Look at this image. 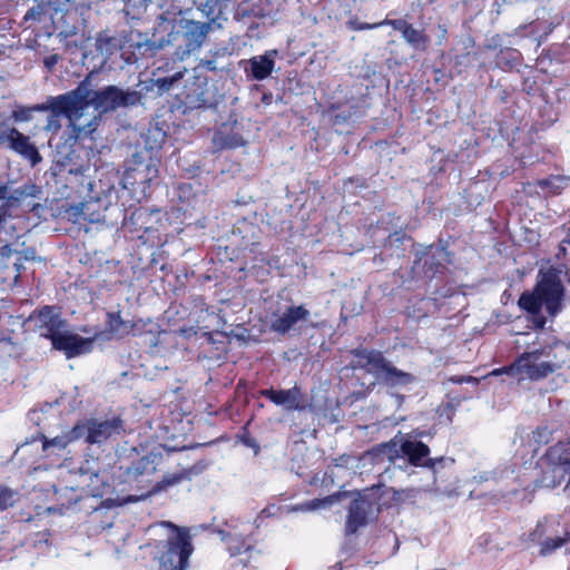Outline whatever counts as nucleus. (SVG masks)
I'll list each match as a JSON object with an SVG mask.
<instances>
[{
  "instance_id": "nucleus-1",
  "label": "nucleus",
  "mask_w": 570,
  "mask_h": 570,
  "mask_svg": "<svg viewBox=\"0 0 570 570\" xmlns=\"http://www.w3.org/2000/svg\"><path fill=\"white\" fill-rule=\"evenodd\" d=\"M79 90H70L68 92L49 97L46 102L31 106L33 111H50L55 115H63L69 121L68 130L70 138L75 141L92 138V134L97 130L100 117L95 116L85 125L78 124L86 109L85 97L80 96Z\"/></svg>"
},
{
  "instance_id": "nucleus-2",
  "label": "nucleus",
  "mask_w": 570,
  "mask_h": 570,
  "mask_svg": "<svg viewBox=\"0 0 570 570\" xmlns=\"http://www.w3.org/2000/svg\"><path fill=\"white\" fill-rule=\"evenodd\" d=\"M169 532L165 540L156 544L158 570H186L194 552L193 535L187 527L165 522Z\"/></svg>"
},
{
  "instance_id": "nucleus-3",
  "label": "nucleus",
  "mask_w": 570,
  "mask_h": 570,
  "mask_svg": "<svg viewBox=\"0 0 570 570\" xmlns=\"http://www.w3.org/2000/svg\"><path fill=\"white\" fill-rule=\"evenodd\" d=\"M551 351L550 347L544 346L523 352L511 364L494 370L493 374L519 375L530 381H541L561 367L552 361L542 360V357H549Z\"/></svg>"
},
{
  "instance_id": "nucleus-4",
  "label": "nucleus",
  "mask_w": 570,
  "mask_h": 570,
  "mask_svg": "<svg viewBox=\"0 0 570 570\" xmlns=\"http://www.w3.org/2000/svg\"><path fill=\"white\" fill-rule=\"evenodd\" d=\"M220 534L229 556L234 558L233 567L249 570L258 568L263 550L258 547V540L253 531L246 532L232 529L220 531Z\"/></svg>"
},
{
  "instance_id": "nucleus-5",
  "label": "nucleus",
  "mask_w": 570,
  "mask_h": 570,
  "mask_svg": "<svg viewBox=\"0 0 570 570\" xmlns=\"http://www.w3.org/2000/svg\"><path fill=\"white\" fill-rule=\"evenodd\" d=\"M75 90H79L80 96L85 97L86 108L95 107L100 112H108L121 107L136 106L141 101V94L137 90H122L117 86H107L91 91L80 85Z\"/></svg>"
},
{
  "instance_id": "nucleus-6",
  "label": "nucleus",
  "mask_w": 570,
  "mask_h": 570,
  "mask_svg": "<svg viewBox=\"0 0 570 570\" xmlns=\"http://www.w3.org/2000/svg\"><path fill=\"white\" fill-rule=\"evenodd\" d=\"M160 461V454L150 452L146 455L121 462L118 468V478L122 483L142 489L144 484L150 481L149 478L156 473Z\"/></svg>"
},
{
  "instance_id": "nucleus-7",
  "label": "nucleus",
  "mask_w": 570,
  "mask_h": 570,
  "mask_svg": "<svg viewBox=\"0 0 570 570\" xmlns=\"http://www.w3.org/2000/svg\"><path fill=\"white\" fill-rule=\"evenodd\" d=\"M537 293L550 316H556L562 308L564 287L557 274L547 272L535 284Z\"/></svg>"
},
{
  "instance_id": "nucleus-8",
  "label": "nucleus",
  "mask_w": 570,
  "mask_h": 570,
  "mask_svg": "<svg viewBox=\"0 0 570 570\" xmlns=\"http://www.w3.org/2000/svg\"><path fill=\"white\" fill-rule=\"evenodd\" d=\"M258 395L289 412H304L309 406L306 394L296 383L287 390H275L274 387L263 389L258 391Z\"/></svg>"
},
{
  "instance_id": "nucleus-9",
  "label": "nucleus",
  "mask_w": 570,
  "mask_h": 570,
  "mask_svg": "<svg viewBox=\"0 0 570 570\" xmlns=\"http://www.w3.org/2000/svg\"><path fill=\"white\" fill-rule=\"evenodd\" d=\"M33 321L36 328L39 331L40 336L51 340L60 330L68 326L66 318L61 316V312L57 306L43 305L36 308L29 316Z\"/></svg>"
},
{
  "instance_id": "nucleus-10",
  "label": "nucleus",
  "mask_w": 570,
  "mask_h": 570,
  "mask_svg": "<svg viewBox=\"0 0 570 570\" xmlns=\"http://www.w3.org/2000/svg\"><path fill=\"white\" fill-rule=\"evenodd\" d=\"M95 338L82 337L69 331L60 330L51 340L53 350L63 352L67 358L89 353L92 350Z\"/></svg>"
},
{
  "instance_id": "nucleus-11",
  "label": "nucleus",
  "mask_w": 570,
  "mask_h": 570,
  "mask_svg": "<svg viewBox=\"0 0 570 570\" xmlns=\"http://www.w3.org/2000/svg\"><path fill=\"white\" fill-rule=\"evenodd\" d=\"M553 523H548L547 520L538 522L535 529L531 533L532 540H537L540 543V554L546 557L553 553L557 549L570 541V531H564L559 534L553 529Z\"/></svg>"
},
{
  "instance_id": "nucleus-12",
  "label": "nucleus",
  "mask_w": 570,
  "mask_h": 570,
  "mask_svg": "<svg viewBox=\"0 0 570 570\" xmlns=\"http://www.w3.org/2000/svg\"><path fill=\"white\" fill-rule=\"evenodd\" d=\"M451 253L443 245L428 246L420 261H423V274L432 279L439 275H443L446 271V264L451 263Z\"/></svg>"
},
{
  "instance_id": "nucleus-13",
  "label": "nucleus",
  "mask_w": 570,
  "mask_h": 570,
  "mask_svg": "<svg viewBox=\"0 0 570 570\" xmlns=\"http://www.w3.org/2000/svg\"><path fill=\"white\" fill-rule=\"evenodd\" d=\"M90 433L88 434V444L90 445L106 443L125 432V422L119 416L105 421L90 419Z\"/></svg>"
},
{
  "instance_id": "nucleus-14",
  "label": "nucleus",
  "mask_w": 570,
  "mask_h": 570,
  "mask_svg": "<svg viewBox=\"0 0 570 570\" xmlns=\"http://www.w3.org/2000/svg\"><path fill=\"white\" fill-rule=\"evenodd\" d=\"M400 450L413 466L434 469L436 459H429L430 448L422 441L405 440L401 443Z\"/></svg>"
},
{
  "instance_id": "nucleus-15",
  "label": "nucleus",
  "mask_w": 570,
  "mask_h": 570,
  "mask_svg": "<svg viewBox=\"0 0 570 570\" xmlns=\"http://www.w3.org/2000/svg\"><path fill=\"white\" fill-rule=\"evenodd\" d=\"M309 311L304 305H292L286 307L282 315L274 318L271 323V330L277 334L288 333L298 322L309 318Z\"/></svg>"
},
{
  "instance_id": "nucleus-16",
  "label": "nucleus",
  "mask_w": 570,
  "mask_h": 570,
  "mask_svg": "<svg viewBox=\"0 0 570 570\" xmlns=\"http://www.w3.org/2000/svg\"><path fill=\"white\" fill-rule=\"evenodd\" d=\"M375 377L390 387L407 386L416 380L412 373L397 368L385 357Z\"/></svg>"
},
{
  "instance_id": "nucleus-17",
  "label": "nucleus",
  "mask_w": 570,
  "mask_h": 570,
  "mask_svg": "<svg viewBox=\"0 0 570 570\" xmlns=\"http://www.w3.org/2000/svg\"><path fill=\"white\" fill-rule=\"evenodd\" d=\"M276 50H268L264 55L254 56L248 59V68H245V72L248 77L254 80L262 81L268 78L275 67Z\"/></svg>"
},
{
  "instance_id": "nucleus-18",
  "label": "nucleus",
  "mask_w": 570,
  "mask_h": 570,
  "mask_svg": "<svg viewBox=\"0 0 570 570\" xmlns=\"http://www.w3.org/2000/svg\"><path fill=\"white\" fill-rule=\"evenodd\" d=\"M386 23L394 30L400 31L404 40L414 49L425 50L428 48L430 38L424 30L413 28V26L404 19H390Z\"/></svg>"
},
{
  "instance_id": "nucleus-19",
  "label": "nucleus",
  "mask_w": 570,
  "mask_h": 570,
  "mask_svg": "<svg viewBox=\"0 0 570 570\" xmlns=\"http://www.w3.org/2000/svg\"><path fill=\"white\" fill-rule=\"evenodd\" d=\"M9 147L14 153L28 159L32 166H36L42 160L38 148L30 141L29 136L20 132L17 128H11V138Z\"/></svg>"
},
{
  "instance_id": "nucleus-20",
  "label": "nucleus",
  "mask_w": 570,
  "mask_h": 570,
  "mask_svg": "<svg viewBox=\"0 0 570 570\" xmlns=\"http://www.w3.org/2000/svg\"><path fill=\"white\" fill-rule=\"evenodd\" d=\"M541 460L552 466V471L563 468L570 472V439L560 440L549 446Z\"/></svg>"
},
{
  "instance_id": "nucleus-21",
  "label": "nucleus",
  "mask_w": 570,
  "mask_h": 570,
  "mask_svg": "<svg viewBox=\"0 0 570 570\" xmlns=\"http://www.w3.org/2000/svg\"><path fill=\"white\" fill-rule=\"evenodd\" d=\"M12 254L9 245L0 247V283H16L21 276V264L12 259Z\"/></svg>"
},
{
  "instance_id": "nucleus-22",
  "label": "nucleus",
  "mask_w": 570,
  "mask_h": 570,
  "mask_svg": "<svg viewBox=\"0 0 570 570\" xmlns=\"http://www.w3.org/2000/svg\"><path fill=\"white\" fill-rule=\"evenodd\" d=\"M210 26L208 22L189 20L185 24L184 41L187 51H195L204 43Z\"/></svg>"
},
{
  "instance_id": "nucleus-23",
  "label": "nucleus",
  "mask_w": 570,
  "mask_h": 570,
  "mask_svg": "<svg viewBox=\"0 0 570 570\" xmlns=\"http://www.w3.org/2000/svg\"><path fill=\"white\" fill-rule=\"evenodd\" d=\"M352 354L355 358L353 367L363 368L374 376L379 374L380 366L384 360V355L381 351L355 348L352 351Z\"/></svg>"
},
{
  "instance_id": "nucleus-24",
  "label": "nucleus",
  "mask_w": 570,
  "mask_h": 570,
  "mask_svg": "<svg viewBox=\"0 0 570 570\" xmlns=\"http://www.w3.org/2000/svg\"><path fill=\"white\" fill-rule=\"evenodd\" d=\"M150 218L151 213L144 208L135 209L129 217V224L132 226L131 232H141V234L138 235V238L141 239L144 244L148 243L155 237H158V229L146 225Z\"/></svg>"
},
{
  "instance_id": "nucleus-25",
  "label": "nucleus",
  "mask_w": 570,
  "mask_h": 570,
  "mask_svg": "<svg viewBox=\"0 0 570 570\" xmlns=\"http://www.w3.org/2000/svg\"><path fill=\"white\" fill-rule=\"evenodd\" d=\"M135 327V322L122 320L120 311L106 313V328L112 337L124 338L128 336Z\"/></svg>"
},
{
  "instance_id": "nucleus-26",
  "label": "nucleus",
  "mask_w": 570,
  "mask_h": 570,
  "mask_svg": "<svg viewBox=\"0 0 570 570\" xmlns=\"http://www.w3.org/2000/svg\"><path fill=\"white\" fill-rule=\"evenodd\" d=\"M367 523V509L365 502H361L355 500L350 509L345 524V530L347 534H354L358 531L360 528L364 527Z\"/></svg>"
},
{
  "instance_id": "nucleus-27",
  "label": "nucleus",
  "mask_w": 570,
  "mask_h": 570,
  "mask_svg": "<svg viewBox=\"0 0 570 570\" xmlns=\"http://www.w3.org/2000/svg\"><path fill=\"white\" fill-rule=\"evenodd\" d=\"M245 145L246 140L239 132L217 130L213 136V146L215 151L236 149L244 147Z\"/></svg>"
},
{
  "instance_id": "nucleus-28",
  "label": "nucleus",
  "mask_w": 570,
  "mask_h": 570,
  "mask_svg": "<svg viewBox=\"0 0 570 570\" xmlns=\"http://www.w3.org/2000/svg\"><path fill=\"white\" fill-rule=\"evenodd\" d=\"M193 473H196V471L193 468H188L176 473L165 474L160 481L156 482L151 487L148 494H156L166 491L169 487L178 484L184 480H189Z\"/></svg>"
},
{
  "instance_id": "nucleus-29",
  "label": "nucleus",
  "mask_w": 570,
  "mask_h": 570,
  "mask_svg": "<svg viewBox=\"0 0 570 570\" xmlns=\"http://www.w3.org/2000/svg\"><path fill=\"white\" fill-rule=\"evenodd\" d=\"M518 306L520 307V309L531 315H540L543 304L540 299L539 294L537 293L535 287L533 288L532 292L524 291L520 295L518 299Z\"/></svg>"
},
{
  "instance_id": "nucleus-30",
  "label": "nucleus",
  "mask_w": 570,
  "mask_h": 570,
  "mask_svg": "<svg viewBox=\"0 0 570 570\" xmlns=\"http://www.w3.org/2000/svg\"><path fill=\"white\" fill-rule=\"evenodd\" d=\"M380 223L382 225L386 224L391 228H397L399 227L400 230H395L394 233H391L386 240L389 243L403 244V242H404V239L406 237V234L404 233V230L401 227V217L396 213H387L386 217L383 218Z\"/></svg>"
},
{
  "instance_id": "nucleus-31",
  "label": "nucleus",
  "mask_w": 570,
  "mask_h": 570,
  "mask_svg": "<svg viewBox=\"0 0 570 570\" xmlns=\"http://www.w3.org/2000/svg\"><path fill=\"white\" fill-rule=\"evenodd\" d=\"M90 419L78 421L68 432V439L70 443L80 439H83L88 444V434L90 433Z\"/></svg>"
},
{
  "instance_id": "nucleus-32",
  "label": "nucleus",
  "mask_w": 570,
  "mask_h": 570,
  "mask_svg": "<svg viewBox=\"0 0 570 570\" xmlns=\"http://www.w3.org/2000/svg\"><path fill=\"white\" fill-rule=\"evenodd\" d=\"M183 76L184 75L181 71H177L173 76L158 77L157 79L153 80L154 86L157 87L158 92L161 95L164 92L169 91L174 83L180 80Z\"/></svg>"
},
{
  "instance_id": "nucleus-33",
  "label": "nucleus",
  "mask_w": 570,
  "mask_h": 570,
  "mask_svg": "<svg viewBox=\"0 0 570 570\" xmlns=\"http://www.w3.org/2000/svg\"><path fill=\"white\" fill-rule=\"evenodd\" d=\"M39 439L42 441L43 451H47L51 446L62 450L66 449L70 443V439H68L67 433L63 435L55 436L52 439H48L43 433H40Z\"/></svg>"
},
{
  "instance_id": "nucleus-34",
  "label": "nucleus",
  "mask_w": 570,
  "mask_h": 570,
  "mask_svg": "<svg viewBox=\"0 0 570 570\" xmlns=\"http://www.w3.org/2000/svg\"><path fill=\"white\" fill-rule=\"evenodd\" d=\"M16 497L17 493L13 490L0 485V512L12 507L16 502Z\"/></svg>"
},
{
  "instance_id": "nucleus-35",
  "label": "nucleus",
  "mask_w": 570,
  "mask_h": 570,
  "mask_svg": "<svg viewBox=\"0 0 570 570\" xmlns=\"http://www.w3.org/2000/svg\"><path fill=\"white\" fill-rule=\"evenodd\" d=\"M389 20L390 19L385 18L384 20H382L380 22H375V23H367V22H361L358 20H351L348 22V26L351 29L356 30V31L371 30V29L383 27V26H389V23H386V21H389Z\"/></svg>"
},
{
  "instance_id": "nucleus-36",
  "label": "nucleus",
  "mask_w": 570,
  "mask_h": 570,
  "mask_svg": "<svg viewBox=\"0 0 570 570\" xmlns=\"http://www.w3.org/2000/svg\"><path fill=\"white\" fill-rule=\"evenodd\" d=\"M552 431L546 426H539L533 431V439L539 444H547L550 442Z\"/></svg>"
},
{
  "instance_id": "nucleus-37",
  "label": "nucleus",
  "mask_w": 570,
  "mask_h": 570,
  "mask_svg": "<svg viewBox=\"0 0 570 570\" xmlns=\"http://www.w3.org/2000/svg\"><path fill=\"white\" fill-rule=\"evenodd\" d=\"M239 440L240 442L247 446V448H250L255 451V453H258L259 451V444L257 443V441L250 435L249 431L244 428L243 429V432L239 434Z\"/></svg>"
},
{
  "instance_id": "nucleus-38",
  "label": "nucleus",
  "mask_w": 570,
  "mask_h": 570,
  "mask_svg": "<svg viewBox=\"0 0 570 570\" xmlns=\"http://www.w3.org/2000/svg\"><path fill=\"white\" fill-rule=\"evenodd\" d=\"M11 117L18 122L29 121L32 118V109L31 107H19L12 111Z\"/></svg>"
},
{
  "instance_id": "nucleus-39",
  "label": "nucleus",
  "mask_w": 570,
  "mask_h": 570,
  "mask_svg": "<svg viewBox=\"0 0 570 570\" xmlns=\"http://www.w3.org/2000/svg\"><path fill=\"white\" fill-rule=\"evenodd\" d=\"M61 115H55V114H50L48 119H47V124L45 126V130L46 131H50L52 134H56L60 130L61 128V124H60V120H59V117Z\"/></svg>"
},
{
  "instance_id": "nucleus-40",
  "label": "nucleus",
  "mask_w": 570,
  "mask_h": 570,
  "mask_svg": "<svg viewBox=\"0 0 570 570\" xmlns=\"http://www.w3.org/2000/svg\"><path fill=\"white\" fill-rule=\"evenodd\" d=\"M144 166L145 169H150V166L148 164H139L136 168H128L125 173V179L130 180L131 184H135L137 181V174L140 173V167Z\"/></svg>"
},
{
  "instance_id": "nucleus-41",
  "label": "nucleus",
  "mask_w": 570,
  "mask_h": 570,
  "mask_svg": "<svg viewBox=\"0 0 570 570\" xmlns=\"http://www.w3.org/2000/svg\"><path fill=\"white\" fill-rule=\"evenodd\" d=\"M11 128L8 127L4 122L0 124V145L8 142L11 138Z\"/></svg>"
},
{
  "instance_id": "nucleus-42",
  "label": "nucleus",
  "mask_w": 570,
  "mask_h": 570,
  "mask_svg": "<svg viewBox=\"0 0 570 570\" xmlns=\"http://www.w3.org/2000/svg\"><path fill=\"white\" fill-rule=\"evenodd\" d=\"M60 60V56L57 53L45 57L43 65L48 70H52Z\"/></svg>"
},
{
  "instance_id": "nucleus-43",
  "label": "nucleus",
  "mask_w": 570,
  "mask_h": 570,
  "mask_svg": "<svg viewBox=\"0 0 570 570\" xmlns=\"http://www.w3.org/2000/svg\"><path fill=\"white\" fill-rule=\"evenodd\" d=\"M200 66L207 71H216V60L215 59H203L200 60Z\"/></svg>"
},
{
  "instance_id": "nucleus-44",
  "label": "nucleus",
  "mask_w": 570,
  "mask_h": 570,
  "mask_svg": "<svg viewBox=\"0 0 570 570\" xmlns=\"http://www.w3.org/2000/svg\"><path fill=\"white\" fill-rule=\"evenodd\" d=\"M9 190H10V188L7 183L0 184V200H1V203L8 202Z\"/></svg>"
},
{
  "instance_id": "nucleus-45",
  "label": "nucleus",
  "mask_w": 570,
  "mask_h": 570,
  "mask_svg": "<svg viewBox=\"0 0 570 570\" xmlns=\"http://www.w3.org/2000/svg\"><path fill=\"white\" fill-rule=\"evenodd\" d=\"M341 497V493H335V494H332V495H328L326 497L324 500H323V503L324 504H331L333 503L334 501H337Z\"/></svg>"
},
{
  "instance_id": "nucleus-46",
  "label": "nucleus",
  "mask_w": 570,
  "mask_h": 570,
  "mask_svg": "<svg viewBox=\"0 0 570 570\" xmlns=\"http://www.w3.org/2000/svg\"><path fill=\"white\" fill-rule=\"evenodd\" d=\"M561 244L570 245V228H568L567 237L562 239Z\"/></svg>"
},
{
  "instance_id": "nucleus-47",
  "label": "nucleus",
  "mask_w": 570,
  "mask_h": 570,
  "mask_svg": "<svg viewBox=\"0 0 570 570\" xmlns=\"http://www.w3.org/2000/svg\"><path fill=\"white\" fill-rule=\"evenodd\" d=\"M537 324H538L539 327H543V325L546 324V318L543 316H540V318H539Z\"/></svg>"
},
{
  "instance_id": "nucleus-48",
  "label": "nucleus",
  "mask_w": 570,
  "mask_h": 570,
  "mask_svg": "<svg viewBox=\"0 0 570 570\" xmlns=\"http://www.w3.org/2000/svg\"><path fill=\"white\" fill-rule=\"evenodd\" d=\"M149 180H150V178H141V179L139 180V183H140V184H142V183H146V181H149Z\"/></svg>"
},
{
  "instance_id": "nucleus-49",
  "label": "nucleus",
  "mask_w": 570,
  "mask_h": 570,
  "mask_svg": "<svg viewBox=\"0 0 570 570\" xmlns=\"http://www.w3.org/2000/svg\"><path fill=\"white\" fill-rule=\"evenodd\" d=\"M436 459V464L441 463L443 461V458L440 456V458H435Z\"/></svg>"
},
{
  "instance_id": "nucleus-50",
  "label": "nucleus",
  "mask_w": 570,
  "mask_h": 570,
  "mask_svg": "<svg viewBox=\"0 0 570 570\" xmlns=\"http://www.w3.org/2000/svg\"><path fill=\"white\" fill-rule=\"evenodd\" d=\"M547 184H548L547 180H542L539 183L540 186H546Z\"/></svg>"
},
{
  "instance_id": "nucleus-51",
  "label": "nucleus",
  "mask_w": 570,
  "mask_h": 570,
  "mask_svg": "<svg viewBox=\"0 0 570 570\" xmlns=\"http://www.w3.org/2000/svg\"><path fill=\"white\" fill-rule=\"evenodd\" d=\"M541 482H542V483H546V482H547V478H546V476H543V478L541 479Z\"/></svg>"
}]
</instances>
